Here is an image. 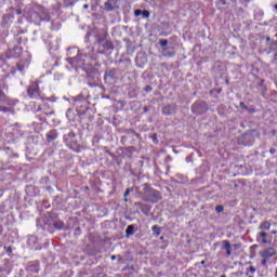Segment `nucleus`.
Instances as JSON below:
<instances>
[{"instance_id":"f704fd0d","label":"nucleus","mask_w":277,"mask_h":277,"mask_svg":"<svg viewBox=\"0 0 277 277\" xmlns=\"http://www.w3.org/2000/svg\"><path fill=\"white\" fill-rule=\"evenodd\" d=\"M205 263H206L205 261H201V265H205Z\"/></svg>"},{"instance_id":"7c9ffc66","label":"nucleus","mask_w":277,"mask_h":277,"mask_svg":"<svg viewBox=\"0 0 277 277\" xmlns=\"http://www.w3.org/2000/svg\"><path fill=\"white\" fill-rule=\"evenodd\" d=\"M83 8H84V10H88V8H90V5L84 4Z\"/></svg>"},{"instance_id":"f257e3e1","label":"nucleus","mask_w":277,"mask_h":277,"mask_svg":"<svg viewBox=\"0 0 277 277\" xmlns=\"http://www.w3.org/2000/svg\"><path fill=\"white\" fill-rule=\"evenodd\" d=\"M275 254L276 249H274L273 247L264 249L263 252L261 253V265H263V267H267V262L272 259V256H275Z\"/></svg>"},{"instance_id":"39448f33","label":"nucleus","mask_w":277,"mask_h":277,"mask_svg":"<svg viewBox=\"0 0 277 277\" xmlns=\"http://www.w3.org/2000/svg\"><path fill=\"white\" fill-rule=\"evenodd\" d=\"M256 239L261 243H272V234H268L267 232H259L256 234Z\"/></svg>"},{"instance_id":"473e14b6","label":"nucleus","mask_w":277,"mask_h":277,"mask_svg":"<svg viewBox=\"0 0 277 277\" xmlns=\"http://www.w3.org/2000/svg\"><path fill=\"white\" fill-rule=\"evenodd\" d=\"M111 261H116V255H111Z\"/></svg>"},{"instance_id":"393cba45","label":"nucleus","mask_w":277,"mask_h":277,"mask_svg":"<svg viewBox=\"0 0 277 277\" xmlns=\"http://www.w3.org/2000/svg\"><path fill=\"white\" fill-rule=\"evenodd\" d=\"M134 14L135 16H142V10H135Z\"/></svg>"},{"instance_id":"9d476101","label":"nucleus","mask_w":277,"mask_h":277,"mask_svg":"<svg viewBox=\"0 0 277 277\" xmlns=\"http://www.w3.org/2000/svg\"><path fill=\"white\" fill-rule=\"evenodd\" d=\"M74 153H79L81 150V145L77 142V138H74L71 143L67 145Z\"/></svg>"},{"instance_id":"4468645a","label":"nucleus","mask_w":277,"mask_h":277,"mask_svg":"<svg viewBox=\"0 0 277 277\" xmlns=\"http://www.w3.org/2000/svg\"><path fill=\"white\" fill-rule=\"evenodd\" d=\"M151 230L156 235V237H159L161 235V227H159L158 225H154L151 227Z\"/></svg>"},{"instance_id":"a19ab883","label":"nucleus","mask_w":277,"mask_h":277,"mask_svg":"<svg viewBox=\"0 0 277 277\" xmlns=\"http://www.w3.org/2000/svg\"><path fill=\"white\" fill-rule=\"evenodd\" d=\"M127 200H128V199L126 198L124 201L127 202Z\"/></svg>"},{"instance_id":"4c0bfd02","label":"nucleus","mask_w":277,"mask_h":277,"mask_svg":"<svg viewBox=\"0 0 277 277\" xmlns=\"http://www.w3.org/2000/svg\"><path fill=\"white\" fill-rule=\"evenodd\" d=\"M246 275H247V276H249V275H250V273H248V272H247V273H246Z\"/></svg>"},{"instance_id":"0eeeda50","label":"nucleus","mask_w":277,"mask_h":277,"mask_svg":"<svg viewBox=\"0 0 277 277\" xmlns=\"http://www.w3.org/2000/svg\"><path fill=\"white\" fill-rule=\"evenodd\" d=\"M105 10H107V12L118 10V0H108L105 2Z\"/></svg>"},{"instance_id":"c9c22d12","label":"nucleus","mask_w":277,"mask_h":277,"mask_svg":"<svg viewBox=\"0 0 277 277\" xmlns=\"http://www.w3.org/2000/svg\"><path fill=\"white\" fill-rule=\"evenodd\" d=\"M275 60H277V53L275 54Z\"/></svg>"},{"instance_id":"ea45409f","label":"nucleus","mask_w":277,"mask_h":277,"mask_svg":"<svg viewBox=\"0 0 277 277\" xmlns=\"http://www.w3.org/2000/svg\"><path fill=\"white\" fill-rule=\"evenodd\" d=\"M275 10H277V4L275 5Z\"/></svg>"},{"instance_id":"e433bc0d","label":"nucleus","mask_w":277,"mask_h":277,"mask_svg":"<svg viewBox=\"0 0 277 277\" xmlns=\"http://www.w3.org/2000/svg\"><path fill=\"white\" fill-rule=\"evenodd\" d=\"M19 135L23 136V132H19Z\"/></svg>"},{"instance_id":"5701e85b","label":"nucleus","mask_w":277,"mask_h":277,"mask_svg":"<svg viewBox=\"0 0 277 277\" xmlns=\"http://www.w3.org/2000/svg\"><path fill=\"white\" fill-rule=\"evenodd\" d=\"M0 111H3L4 114H6V111H10V108L0 106Z\"/></svg>"},{"instance_id":"a878e982","label":"nucleus","mask_w":277,"mask_h":277,"mask_svg":"<svg viewBox=\"0 0 277 277\" xmlns=\"http://www.w3.org/2000/svg\"><path fill=\"white\" fill-rule=\"evenodd\" d=\"M145 92H153V87H150V85H147V87H145Z\"/></svg>"},{"instance_id":"412c9836","label":"nucleus","mask_w":277,"mask_h":277,"mask_svg":"<svg viewBox=\"0 0 277 277\" xmlns=\"http://www.w3.org/2000/svg\"><path fill=\"white\" fill-rule=\"evenodd\" d=\"M143 18H148L150 16V13L148 11H143Z\"/></svg>"},{"instance_id":"c85d7f7f","label":"nucleus","mask_w":277,"mask_h":277,"mask_svg":"<svg viewBox=\"0 0 277 277\" xmlns=\"http://www.w3.org/2000/svg\"><path fill=\"white\" fill-rule=\"evenodd\" d=\"M271 154L275 155L276 154V149L275 148H271Z\"/></svg>"},{"instance_id":"9b49d317","label":"nucleus","mask_w":277,"mask_h":277,"mask_svg":"<svg viewBox=\"0 0 277 277\" xmlns=\"http://www.w3.org/2000/svg\"><path fill=\"white\" fill-rule=\"evenodd\" d=\"M269 228H272V223H269V221H264L262 222L258 229L264 233H267V230H269Z\"/></svg>"},{"instance_id":"f3484780","label":"nucleus","mask_w":277,"mask_h":277,"mask_svg":"<svg viewBox=\"0 0 277 277\" xmlns=\"http://www.w3.org/2000/svg\"><path fill=\"white\" fill-rule=\"evenodd\" d=\"M223 250H230V242L228 240H223Z\"/></svg>"},{"instance_id":"a211bd4d","label":"nucleus","mask_w":277,"mask_h":277,"mask_svg":"<svg viewBox=\"0 0 277 277\" xmlns=\"http://www.w3.org/2000/svg\"><path fill=\"white\" fill-rule=\"evenodd\" d=\"M114 75H115V71L114 70H109L108 72H106L105 79H107V78L114 79Z\"/></svg>"},{"instance_id":"1a4fd4ad","label":"nucleus","mask_w":277,"mask_h":277,"mask_svg":"<svg viewBox=\"0 0 277 277\" xmlns=\"http://www.w3.org/2000/svg\"><path fill=\"white\" fill-rule=\"evenodd\" d=\"M135 207L141 209V211L145 214L148 215L150 213V206L142 203V202H135Z\"/></svg>"},{"instance_id":"f03ea898","label":"nucleus","mask_w":277,"mask_h":277,"mask_svg":"<svg viewBox=\"0 0 277 277\" xmlns=\"http://www.w3.org/2000/svg\"><path fill=\"white\" fill-rule=\"evenodd\" d=\"M8 84H0V103H4V105H14L11 98L8 97Z\"/></svg>"},{"instance_id":"6ab92c4d","label":"nucleus","mask_w":277,"mask_h":277,"mask_svg":"<svg viewBox=\"0 0 277 277\" xmlns=\"http://www.w3.org/2000/svg\"><path fill=\"white\" fill-rule=\"evenodd\" d=\"M104 49H106V51H109V49H111V42L106 41V42L104 43Z\"/></svg>"},{"instance_id":"72a5a7b5","label":"nucleus","mask_w":277,"mask_h":277,"mask_svg":"<svg viewBox=\"0 0 277 277\" xmlns=\"http://www.w3.org/2000/svg\"><path fill=\"white\" fill-rule=\"evenodd\" d=\"M8 252H12V248H9V249H8Z\"/></svg>"},{"instance_id":"4be33fe9","label":"nucleus","mask_w":277,"mask_h":277,"mask_svg":"<svg viewBox=\"0 0 277 277\" xmlns=\"http://www.w3.org/2000/svg\"><path fill=\"white\" fill-rule=\"evenodd\" d=\"M160 47H168V40H160Z\"/></svg>"},{"instance_id":"bb28decb","label":"nucleus","mask_w":277,"mask_h":277,"mask_svg":"<svg viewBox=\"0 0 277 277\" xmlns=\"http://www.w3.org/2000/svg\"><path fill=\"white\" fill-rule=\"evenodd\" d=\"M249 272H250L251 274H254V273L256 272V268H255L254 266H250V267H249Z\"/></svg>"},{"instance_id":"58836bf2","label":"nucleus","mask_w":277,"mask_h":277,"mask_svg":"<svg viewBox=\"0 0 277 277\" xmlns=\"http://www.w3.org/2000/svg\"><path fill=\"white\" fill-rule=\"evenodd\" d=\"M221 277H226V275H221Z\"/></svg>"},{"instance_id":"6e6552de","label":"nucleus","mask_w":277,"mask_h":277,"mask_svg":"<svg viewBox=\"0 0 277 277\" xmlns=\"http://www.w3.org/2000/svg\"><path fill=\"white\" fill-rule=\"evenodd\" d=\"M76 137H77V134H75V132L71 131L68 134L64 135V142L68 146L69 144L75 142Z\"/></svg>"},{"instance_id":"b1692460","label":"nucleus","mask_w":277,"mask_h":277,"mask_svg":"<svg viewBox=\"0 0 277 277\" xmlns=\"http://www.w3.org/2000/svg\"><path fill=\"white\" fill-rule=\"evenodd\" d=\"M132 189L131 188H127L126 193H124V198H127L129 196V194H131Z\"/></svg>"},{"instance_id":"20e7f679","label":"nucleus","mask_w":277,"mask_h":277,"mask_svg":"<svg viewBox=\"0 0 277 277\" xmlns=\"http://www.w3.org/2000/svg\"><path fill=\"white\" fill-rule=\"evenodd\" d=\"M28 96L31 98H40V89L36 82H32L28 88Z\"/></svg>"},{"instance_id":"423d86ee","label":"nucleus","mask_w":277,"mask_h":277,"mask_svg":"<svg viewBox=\"0 0 277 277\" xmlns=\"http://www.w3.org/2000/svg\"><path fill=\"white\" fill-rule=\"evenodd\" d=\"M162 114L164 116H172V114H176V104H169L162 108Z\"/></svg>"},{"instance_id":"aec40b11","label":"nucleus","mask_w":277,"mask_h":277,"mask_svg":"<svg viewBox=\"0 0 277 277\" xmlns=\"http://www.w3.org/2000/svg\"><path fill=\"white\" fill-rule=\"evenodd\" d=\"M215 211L216 213H222V211H224V206H216Z\"/></svg>"},{"instance_id":"2f4dec72","label":"nucleus","mask_w":277,"mask_h":277,"mask_svg":"<svg viewBox=\"0 0 277 277\" xmlns=\"http://www.w3.org/2000/svg\"><path fill=\"white\" fill-rule=\"evenodd\" d=\"M240 107H246V104H243V102H241Z\"/></svg>"},{"instance_id":"ddd939ff","label":"nucleus","mask_w":277,"mask_h":277,"mask_svg":"<svg viewBox=\"0 0 277 277\" xmlns=\"http://www.w3.org/2000/svg\"><path fill=\"white\" fill-rule=\"evenodd\" d=\"M135 234V225H129L126 229L127 237H131V235Z\"/></svg>"},{"instance_id":"cd10ccee","label":"nucleus","mask_w":277,"mask_h":277,"mask_svg":"<svg viewBox=\"0 0 277 277\" xmlns=\"http://www.w3.org/2000/svg\"><path fill=\"white\" fill-rule=\"evenodd\" d=\"M233 254V251H230V249L226 250V256H230Z\"/></svg>"},{"instance_id":"2eb2a0df","label":"nucleus","mask_w":277,"mask_h":277,"mask_svg":"<svg viewBox=\"0 0 277 277\" xmlns=\"http://www.w3.org/2000/svg\"><path fill=\"white\" fill-rule=\"evenodd\" d=\"M54 228H56V230H63V228H64V222H62V221H56V222L54 223Z\"/></svg>"},{"instance_id":"7ed1b4c3","label":"nucleus","mask_w":277,"mask_h":277,"mask_svg":"<svg viewBox=\"0 0 277 277\" xmlns=\"http://www.w3.org/2000/svg\"><path fill=\"white\" fill-rule=\"evenodd\" d=\"M85 57H88V55L78 52L77 57L68 58L67 62L69 64H76V66H85Z\"/></svg>"},{"instance_id":"f8f14e48","label":"nucleus","mask_w":277,"mask_h":277,"mask_svg":"<svg viewBox=\"0 0 277 277\" xmlns=\"http://www.w3.org/2000/svg\"><path fill=\"white\" fill-rule=\"evenodd\" d=\"M55 140H57V130H51L48 133V142H53Z\"/></svg>"},{"instance_id":"dca6fc26","label":"nucleus","mask_w":277,"mask_h":277,"mask_svg":"<svg viewBox=\"0 0 277 277\" xmlns=\"http://www.w3.org/2000/svg\"><path fill=\"white\" fill-rule=\"evenodd\" d=\"M198 107H200V104H199V103H195V104L192 106V111H193V114H200V110L198 109Z\"/></svg>"},{"instance_id":"c756f323","label":"nucleus","mask_w":277,"mask_h":277,"mask_svg":"<svg viewBox=\"0 0 277 277\" xmlns=\"http://www.w3.org/2000/svg\"><path fill=\"white\" fill-rule=\"evenodd\" d=\"M271 235H277V230H272Z\"/></svg>"}]
</instances>
